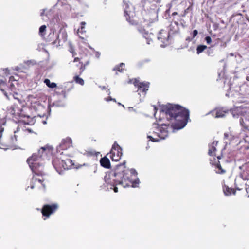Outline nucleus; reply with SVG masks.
Segmentation results:
<instances>
[{
    "mask_svg": "<svg viewBox=\"0 0 249 249\" xmlns=\"http://www.w3.org/2000/svg\"><path fill=\"white\" fill-rule=\"evenodd\" d=\"M53 150V147L47 144L38 150L37 154L33 153L27 159V162L33 173H34L30 181L31 189L36 188L39 189H45V179L42 177L45 175L42 157L52 153Z\"/></svg>",
    "mask_w": 249,
    "mask_h": 249,
    "instance_id": "1",
    "label": "nucleus"
},
{
    "mask_svg": "<svg viewBox=\"0 0 249 249\" xmlns=\"http://www.w3.org/2000/svg\"><path fill=\"white\" fill-rule=\"evenodd\" d=\"M110 179L113 181L112 187L115 192H118L117 185L122 186L124 188L127 187H136L140 183L137 178V172L134 169H129L122 164L116 166L114 169L110 164Z\"/></svg>",
    "mask_w": 249,
    "mask_h": 249,
    "instance_id": "2",
    "label": "nucleus"
},
{
    "mask_svg": "<svg viewBox=\"0 0 249 249\" xmlns=\"http://www.w3.org/2000/svg\"><path fill=\"white\" fill-rule=\"evenodd\" d=\"M161 111L171 122V126L174 129L183 128L189 119V110L178 105L169 104L163 106Z\"/></svg>",
    "mask_w": 249,
    "mask_h": 249,
    "instance_id": "3",
    "label": "nucleus"
},
{
    "mask_svg": "<svg viewBox=\"0 0 249 249\" xmlns=\"http://www.w3.org/2000/svg\"><path fill=\"white\" fill-rule=\"evenodd\" d=\"M124 17L126 20L132 25H140L143 27L149 26L151 23L154 22L157 19V15L155 13L144 11L142 14L139 12L136 13L133 7H130L129 5L126 2L124 3Z\"/></svg>",
    "mask_w": 249,
    "mask_h": 249,
    "instance_id": "4",
    "label": "nucleus"
},
{
    "mask_svg": "<svg viewBox=\"0 0 249 249\" xmlns=\"http://www.w3.org/2000/svg\"><path fill=\"white\" fill-rule=\"evenodd\" d=\"M52 164L59 174H60L63 170H68L73 166L72 161L71 160L69 156L66 154H64L63 152L57 153L53 158Z\"/></svg>",
    "mask_w": 249,
    "mask_h": 249,
    "instance_id": "5",
    "label": "nucleus"
},
{
    "mask_svg": "<svg viewBox=\"0 0 249 249\" xmlns=\"http://www.w3.org/2000/svg\"><path fill=\"white\" fill-rule=\"evenodd\" d=\"M155 125L156 131H153V134L154 136L156 137L148 135L147 138L149 140L154 142H158L161 139H164L168 136V126L166 124H163L160 125L155 124Z\"/></svg>",
    "mask_w": 249,
    "mask_h": 249,
    "instance_id": "6",
    "label": "nucleus"
},
{
    "mask_svg": "<svg viewBox=\"0 0 249 249\" xmlns=\"http://www.w3.org/2000/svg\"><path fill=\"white\" fill-rule=\"evenodd\" d=\"M59 208V205L57 203H52L50 204L44 205L41 209V213L44 220L50 217Z\"/></svg>",
    "mask_w": 249,
    "mask_h": 249,
    "instance_id": "7",
    "label": "nucleus"
},
{
    "mask_svg": "<svg viewBox=\"0 0 249 249\" xmlns=\"http://www.w3.org/2000/svg\"><path fill=\"white\" fill-rule=\"evenodd\" d=\"M17 136L14 135L4 141L0 139V148L3 149H15L16 148Z\"/></svg>",
    "mask_w": 249,
    "mask_h": 249,
    "instance_id": "8",
    "label": "nucleus"
},
{
    "mask_svg": "<svg viewBox=\"0 0 249 249\" xmlns=\"http://www.w3.org/2000/svg\"><path fill=\"white\" fill-rule=\"evenodd\" d=\"M79 62V75H81L85 71L86 66L89 64L90 59L87 55H80V57H75L73 62Z\"/></svg>",
    "mask_w": 249,
    "mask_h": 249,
    "instance_id": "9",
    "label": "nucleus"
},
{
    "mask_svg": "<svg viewBox=\"0 0 249 249\" xmlns=\"http://www.w3.org/2000/svg\"><path fill=\"white\" fill-rule=\"evenodd\" d=\"M110 154L112 161H119L122 155L121 148L118 144L114 143L110 151Z\"/></svg>",
    "mask_w": 249,
    "mask_h": 249,
    "instance_id": "10",
    "label": "nucleus"
},
{
    "mask_svg": "<svg viewBox=\"0 0 249 249\" xmlns=\"http://www.w3.org/2000/svg\"><path fill=\"white\" fill-rule=\"evenodd\" d=\"M134 85L137 87L138 91L140 92L145 94L149 87V82H141L138 80L135 79L133 82Z\"/></svg>",
    "mask_w": 249,
    "mask_h": 249,
    "instance_id": "11",
    "label": "nucleus"
},
{
    "mask_svg": "<svg viewBox=\"0 0 249 249\" xmlns=\"http://www.w3.org/2000/svg\"><path fill=\"white\" fill-rule=\"evenodd\" d=\"M73 89V87L71 85L68 84L62 85L57 87L56 92L59 94H61L64 97H66L67 95Z\"/></svg>",
    "mask_w": 249,
    "mask_h": 249,
    "instance_id": "12",
    "label": "nucleus"
},
{
    "mask_svg": "<svg viewBox=\"0 0 249 249\" xmlns=\"http://www.w3.org/2000/svg\"><path fill=\"white\" fill-rule=\"evenodd\" d=\"M169 33L164 30H161L157 36L158 39L163 43H166L169 38Z\"/></svg>",
    "mask_w": 249,
    "mask_h": 249,
    "instance_id": "13",
    "label": "nucleus"
},
{
    "mask_svg": "<svg viewBox=\"0 0 249 249\" xmlns=\"http://www.w3.org/2000/svg\"><path fill=\"white\" fill-rule=\"evenodd\" d=\"M72 146V141L71 138H67L63 139L59 144V148L61 150H66Z\"/></svg>",
    "mask_w": 249,
    "mask_h": 249,
    "instance_id": "14",
    "label": "nucleus"
},
{
    "mask_svg": "<svg viewBox=\"0 0 249 249\" xmlns=\"http://www.w3.org/2000/svg\"><path fill=\"white\" fill-rule=\"evenodd\" d=\"M236 190L238 191H242V189L237 188L236 189H234V188L229 187L226 185L223 186V191L226 196H230L231 194L235 195Z\"/></svg>",
    "mask_w": 249,
    "mask_h": 249,
    "instance_id": "15",
    "label": "nucleus"
},
{
    "mask_svg": "<svg viewBox=\"0 0 249 249\" xmlns=\"http://www.w3.org/2000/svg\"><path fill=\"white\" fill-rule=\"evenodd\" d=\"M58 36L56 32H53L51 33L48 36V41L51 42L52 43L55 44L57 43V39H58Z\"/></svg>",
    "mask_w": 249,
    "mask_h": 249,
    "instance_id": "16",
    "label": "nucleus"
},
{
    "mask_svg": "<svg viewBox=\"0 0 249 249\" xmlns=\"http://www.w3.org/2000/svg\"><path fill=\"white\" fill-rule=\"evenodd\" d=\"M8 83L9 84V88L11 90H13L15 89V84H17V80H16L14 76H10L9 77Z\"/></svg>",
    "mask_w": 249,
    "mask_h": 249,
    "instance_id": "17",
    "label": "nucleus"
},
{
    "mask_svg": "<svg viewBox=\"0 0 249 249\" xmlns=\"http://www.w3.org/2000/svg\"><path fill=\"white\" fill-rule=\"evenodd\" d=\"M100 163L101 165L106 168H109V159L105 156L100 159Z\"/></svg>",
    "mask_w": 249,
    "mask_h": 249,
    "instance_id": "18",
    "label": "nucleus"
},
{
    "mask_svg": "<svg viewBox=\"0 0 249 249\" xmlns=\"http://www.w3.org/2000/svg\"><path fill=\"white\" fill-rule=\"evenodd\" d=\"M218 142H213L212 143V145L211 147V148L209 149L208 151V154L210 156H216V154L215 153L216 151V148L215 147V145H216Z\"/></svg>",
    "mask_w": 249,
    "mask_h": 249,
    "instance_id": "19",
    "label": "nucleus"
},
{
    "mask_svg": "<svg viewBox=\"0 0 249 249\" xmlns=\"http://www.w3.org/2000/svg\"><path fill=\"white\" fill-rule=\"evenodd\" d=\"M215 167L217 168V171H216L217 174H224L226 173V170L223 169L220 164V161H217V163L215 164Z\"/></svg>",
    "mask_w": 249,
    "mask_h": 249,
    "instance_id": "20",
    "label": "nucleus"
},
{
    "mask_svg": "<svg viewBox=\"0 0 249 249\" xmlns=\"http://www.w3.org/2000/svg\"><path fill=\"white\" fill-rule=\"evenodd\" d=\"M144 37L147 39V44H150V42L153 41V37H155L153 34H148V33H144Z\"/></svg>",
    "mask_w": 249,
    "mask_h": 249,
    "instance_id": "21",
    "label": "nucleus"
},
{
    "mask_svg": "<svg viewBox=\"0 0 249 249\" xmlns=\"http://www.w3.org/2000/svg\"><path fill=\"white\" fill-rule=\"evenodd\" d=\"M44 83L50 88H54L57 87L56 84L54 82H51L50 80L48 79H45L44 81Z\"/></svg>",
    "mask_w": 249,
    "mask_h": 249,
    "instance_id": "22",
    "label": "nucleus"
},
{
    "mask_svg": "<svg viewBox=\"0 0 249 249\" xmlns=\"http://www.w3.org/2000/svg\"><path fill=\"white\" fill-rule=\"evenodd\" d=\"M73 81L77 84H80V85H84V80L80 78L79 75H76L73 77Z\"/></svg>",
    "mask_w": 249,
    "mask_h": 249,
    "instance_id": "23",
    "label": "nucleus"
},
{
    "mask_svg": "<svg viewBox=\"0 0 249 249\" xmlns=\"http://www.w3.org/2000/svg\"><path fill=\"white\" fill-rule=\"evenodd\" d=\"M6 124V120L4 119H1L0 120V139L1 138L2 133L4 131L3 126Z\"/></svg>",
    "mask_w": 249,
    "mask_h": 249,
    "instance_id": "24",
    "label": "nucleus"
},
{
    "mask_svg": "<svg viewBox=\"0 0 249 249\" xmlns=\"http://www.w3.org/2000/svg\"><path fill=\"white\" fill-rule=\"evenodd\" d=\"M46 26L45 25L40 26L39 29V34L41 36H44L46 31Z\"/></svg>",
    "mask_w": 249,
    "mask_h": 249,
    "instance_id": "25",
    "label": "nucleus"
},
{
    "mask_svg": "<svg viewBox=\"0 0 249 249\" xmlns=\"http://www.w3.org/2000/svg\"><path fill=\"white\" fill-rule=\"evenodd\" d=\"M207 47L205 45H200L197 46L196 48V53L198 54L202 52H203L205 49H206Z\"/></svg>",
    "mask_w": 249,
    "mask_h": 249,
    "instance_id": "26",
    "label": "nucleus"
},
{
    "mask_svg": "<svg viewBox=\"0 0 249 249\" xmlns=\"http://www.w3.org/2000/svg\"><path fill=\"white\" fill-rule=\"evenodd\" d=\"M18 111H21V110L18 109L17 107H16L15 106H14L13 107L12 110V114L15 116H20V112H19Z\"/></svg>",
    "mask_w": 249,
    "mask_h": 249,
    "instance_id": "27",
    "label": "nucleus"
},
{
    "mask_svg": "<svg viewBox=\"0 0 249 249\" xmlns=\"http://www.w3.org/2000/svg\"><path fill=\"white\" fill-rule=\"evenodd\" d=\"M125 64L123 63H121L119 66H117L113 70L118 71L120 72H122L124 70V67Z\"/></svg>",
    "mask_w": 249,
    "mask_h": 249,
    "instance_id": "28",
    "label": "nucleus"
},
{
    "mask_svg": "<svg viewBox=\"0 0 249 249\" xmlns=\"http://www.w3.org/2000/svg\"><path fill=\"white\" fill-rule=\"evenodd\" d=\"M104 180L105 183L104 184L105 187H107L109 184V174L107 173H106V175L104 177Z\"/></svg>",
    "mask_w": 249,
    "mask_h": 249,
    "instance_id": "29",
    "label": "nucleus"
},
{
    "mask_svg": "<svg viewBox=\"0 0 249 249\" xmlns=\"http://www.w3.org/2000/svg\"><path fill=\"white\" fill-rule=\"evenodd\" d=\"M6 83L5 81L3 80H0V89L2 91H4V89H5L6 87Z\"/></svg>",
    "mask_w": 249,
    "mask_h": 249,
    "instance_id": "30",
    "label": "nucleus"
},
{
    "mask_svg": "<svg viewBox=\"0 0 249 249\" xmlns=\"http://www.w3.org/2000/svg\"><path fill=\"white\" fill-rule=\"evenodd\" d=\"M216 117H223L224 116V112L220 110H217L216 112Z\"/></svg>",
    "mask_w": 249,
    "mask_h": 249,
    "instance_id": "31",
    "label": "nucleus"
},
{
    "mask_svg": "<svg viewBox=\"0 0 249 249\" xmlns=\"http://www.w3.org/2000/svg\"><path fill=\"white\" fill-rule=\"evenodd\" d=\"M100 154L99 152H96L94 151H89L87 152V154L88 156H97Z\"/></svg>",
    "mask_w": 249,
    "mask_h": 249,
    "instance_id": "32",
    "label": "nucleus"
},
{
    "mask_svg": "<svg viewBox=\"0 0 249 249\" xmlns=\"http://www.w3.org/2000/svg\"><path fill=\"white\" fill-rule=\"evenodd\" d=\"M80 25H81L80 29H78V31L81 32V33L85 32L84 29H85V26L86 25V22L84 21H82L81 22Z\"/></svg>",
    "mask_w": 249,
    "mask_h": 249,
    "instance_id": "33",
    "label": "nucleus"
},
{
    "mask_svg": "<svg viewBox=\"0 0 249 249\" xmlns=\"http://www.w3.org/2000/svg\"><path fill=\"white\" fill-rule=\"evenodd\" d=\"M240 122L242 126L244 127V128L249 131V126L245 124V123L243 121V119H240Z\"/></svg>",
    "mask_w": 249,
    "mask_h": 249,
    "instance_id": "34",
    "label": "nucleus"
},
{
    "mask_svg": "<svg viewBox=\"0 0 249 249\" xmlns=\"http://www.w3.org/2000/svg\"><path fill=\"white\" fill-rule=\"evenodd\" d=\"M205 40L208 44H210L212 42V39L210 36H206Z\"/></svg>",
    "mask_w": 249,
    "mask_h": 249,
    "instance_id": "35",
    "label": "nucleus"
},
{
    "mask_svg": "<svg viewBox=\"0 0 249 249\" xmlns=\"http://www.w3.org/2000/svg\"><path fill=\"white\" fill-rule=\"evenodd\" d=\"M198 34V31L197 30H194L193 32V37L194 38Z\"/></svg>",
    "mask_w": 249,
    "mask_h": 249,
    "instance_id": "36",
    "label": "nucleus"
},
{
    "mask_svg": "<svg viewBox=\"0 0 249 249\" xmlns=\"http://www.w3.org/2000/svg\"><path fill=\"white\" fill-rule=\"evenodd\" d=\"M188 10V8L185 9L184 10V14L183 15H181V16H180V17H184L186 15V14L187 13Z\"/></svg>",
    "mask_w": 249,
    "mask_h": 249,
    "instance_id": "37",
    "label": "nucleus"
},
{
    "mask_svg": "<svg viewBox=\"0 0 249 249\" xmlns=\"http://www.w3.org/2000/svg\"><path fill=\"white\" fill-rule=\"evenodd\" d=\"M95 56L96 58H99L100 53L99 52H95Z\"/></svg>",
    "mask_w": 249,
    "mask_h": 249,
    "instance_id": "38",
    "label": "nucleus"
},
{
    "mask_svg": "<svg viewBox=\"0 0 249 249\" xmlns=\"http://www.w3.org/2000/svg\"><path fill=\"white\" fill-rule=\"evenodd\" d=\"M154 1H155L157 3L160 2V0H154Z\"/></svg>",
    "mask_w": 249,
    "mask_h": 249,
    "instance_id": "39",
    "label": "nucleus"
},
{
    "mask_svg": "<svg viewBox=\"0 0 249 249\" xmlns=\"http://www.w3.org/2000/svg\"><path fill=\"white\" fill-rule=\"evenodd\" d=\"M177 14H178V13L176 12H173L172 15V16H175V15H176Z\"/></svg>",
    "mask_w": 249,
    "mask_h": 249,
    "instance_id": "40",
    "label": "nucleus"
},
{
    "mask_svg": "<svg viewBox=\"0 0 249 249\" xmlns=\"http://www.w3.org/2000/svg\"><path fill=\"white\" fill-rule=\"evenodd\" d=\"M71 52V53H72V56H74V55L76 54V53H74V52H73V51Z\"/></svg>",
    "mask_w": 249,
    "mask_h": 249,
    "instance_id": "41",
    "label": "nucleus"
},
{
    "mask_svg": "<svg viewBox=\"0 0 249 249\" xmlns=\"http://www.w3.org/2000/svg\"><path fill=\"white\" fill-rule=\"evenodd\" d=\"M174 23L177 25V26H178V23L177 21H174Z\"/></svg>",
    "mask_w": 249,
    "mask_h": 249,
    "instance_id": "42",
    "label": "nucleus"
},
{
    "mask_svg": "<svg viewBox=\"0 0 249 249\" xmlns=\"http://www.w3.org/2000/svg\"><path fill=\"white\" fill-rule=\"evenodd\" d=\"M105 99L107 101H109V97L106 98Z\"/></svg>",
    "mask_w": 249,
    "mask_h": 249,
    "instance_id": "43",
    "label": "nucleus"
},
{
    "mask_svg": "<svg viewBox=\"0 0 249 249\" xmlns=\"http://www.w3.org/2000/svg\"><path fill=\"white\" fill-rule=\"evenodd\" d=\"M246 79L247 80L249 81V76L247 77Z\"/></svg>",
    "mask_w": 249,
    "mask_h": 249,
    "instance_id": "44",
    "label": "nucleus"
},
{
    "mask_svg": "<svg viewBox=\"0 0 249 249\" xmlns=\"http://www.w3.org/2000/svg\"><path fill=\"white\" fill-rule=\"evenodd\" d=\"M186 40L190 41L191 39L189 38H186Z\"/></svg>",
    "mask_w": 249,
    "mask_h": 249,
    "instance_id": "45",
    "label": "nucleus"
},
{
    "mask_svg": "<svg viewBox=\"0 0 249 249\" xmlns=\"http://www.w3.org/2000/svg\"><path fill=\"white\" fill-rule=\"evenodd\" d=\"M243 192L245 193V192H247V190L245 191V190H243Z\"/></svg>",
    "mask_w": 249,
    "mask_h": 249,
    "instance_id": "46",
    "label": "nucleus"
},
{
    "mask_svg": "<svg viewBox=\"0 0 249 249\" xmlns=\"http://www.w3.org/2000/svg\"><path fill=\"white\" fill-rule=\"evenodd\" d=\"M109 100H110V101H111L112 100L110 97Z\"/></svg>",
    "mask_w": 249,
    "mask_h": 249,
    "instance_id": "47",
    "label": "nucleus"
},
{
    "mask_svg": "<svg viewBox=\"0 0 249 249\" xmlns=\"http://www.w3.org/2000/svg\"><path fill=\"white\" fill-rule=\"evenodd\" d=\"M102 89H105V87H103L102 88Z\"/></svg>",
    "mask_w": 249,
    "mask_h": 249,
    "instance_id": "48",
    "label": "nucleus"
},
{
    "mask_svg": "<svg viewBox=\"0 0 249 249\" xmlns=\"http://www.w3.org/2000/svg\"><path fill=\"white\" fill-rule=\"evenodd\" d=\"M217 158L219 159H220V157L219 156H218Z\"/></svg>",
    "mask_w": 249,
    "mask_h": 249,
    "instance_id": "49",
    "label": "nucleus"
}]
</instances>
